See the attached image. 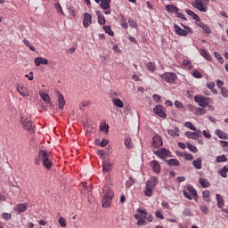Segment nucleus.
<instances>
[{
  "mask_svg": "<svg viewBox=\"0 0 228 228\" xmlns=\"http://www.w3.org/2000/svg\"><path fill=\"white\" fill-rule=\"evenodd\" d=\"M13 210L17 211V213L20 215V213H24L25 211H28V203L18 204L16 207L13 208Z\"/></svg>",
  "mask_w": 228,
  "mask_h": 228,
  "instance_id": "obj_14",
  "label": "nucleus"
},
{
  "mask_svg": "<svg viewBox=\"0 0 228 228\" xmlns=\"http://www.w3.org/2000/svg\"><path fill=\"white\" fill-rule=\"evenodd\" d=\"M183 193L186 199H188L189 200H191L192 198H191V194H190V192L183 191Z\"/></svg>",
  "mask_w": 228,
  "mask_h": 228,
  "instance_id": "obj_60",
  "label": "nucleus"
},
{
  "mask_svg": "<svg viewBox=\"0 0 228 228\" xmlns=\"http://www.w3.org/2000/svg\"><path fill=\"white\" fill-rule=\"evenodd\" d=\"M103 29H104L105 33H107L110 37L115 36V33L113 32V30H111L110 26H103Z\"/></svg>",
  "mask_w": 228,
  "mask_h": 228,
  "instance_id": "obj_34",
  "label": "nucleus"
},
{
  "mask_svg": "<svg viewBox=\"0 0 228 228\" xmlns=\"http://www.w3.org/2000/svg\"><path fill=\"white\" fill-rule=\"evenodd\" d=\"M221 95H223L224 98L228 97V90L225 87H221Z\"/></svg>",
  "mask_w": 228,
  "mask_h": 228,
  "instance_id": "obj_50",
  "label": "nucleus"
},
{
  "mask_svg": "<svg viewBox=\"0 0 228 228\" xmlns=\"http://www.w3.org/2000/svg\"><path fill=\"white\" fill-rule=\"evenodd\" d=\"M174 29H175V32L176 33V35H179V37H188V35L186 34V31L184 29L181 28V27H179V25L175 24Z\"/></svg>",
  "mask_w": 228,
  "mask_h": 228,
  "instance_id": "obj_17",
  "label": "nucleus"
},
{
  "mask_svg": "<svg viewBox=\"0 0 228 228\" xmlns=\"http://www.w3.org/2000/svg\"><path fill=\"white\" fill-rule=\"evenodd\" d=\"M192 165L197 170H200L202 168V158L200 157L196 160H193Z\"/></svg>",
  "mask_w": 228,
  "mask_h": 228,
  "instance_id": "obj_25",
  "label": "nucleus"
},
{
  "mask_svg": "<svg viewBox=\"0 0 228 228\" xmlns=\"http://www.w3.org/2000/svg\"><path fill=\"white\" fill-rule=\"evenodd\" d=\"M166 10L168 12V13H177L179 12V8L172 4L166 5Z\"/></svg>",
  "mask_w": 228,
  "mask_h": 228,
  "instance_id": "obj_20",
  "label": "nucleus"
},
{
  "mask_svg": "<svg viewBox=\"0 0 228 228\" xmlns=\"http://www.w3.org/2000/svg\"><path fill=\"white\" fill-rule=\"evenodd\" d=\"M216 201H217V207L218 208H224V206H225V203L224 201V198L222 197V195L216 194Z\"/></svg>",
  "mask_w": 228,
  "mask_h": 228,
  "instance_id": "obj_26",
  "label": "nucleus"
},
{
  "mask_svg": "<svg viewBox=\"0 0 228 228\" xmlns=\"http://www.w3.org/2000/svg\"><path fill=\"white\" fill-rule=\"evenodd\" d=\"M158 177L151 176L145 184L144 195L145 197H152V193L154 191V188H156V184H158Z\"/></svg>",
  "mask_w": 228,
  "mask_h": 228,
  "instance_id": "obj_2",
  "label": "nucleus"
},
{
  "mask_svg": "<svg viewBox=\"0 0 228 228\" xmlns=\"http://www.w3.org/2000/svg\"><path fill=\"white\" fill-rule=\"evenodd\" d=\"M143 218L145 220H147L148 222H153V220H154V217L152 216V215H151L149 213Z\"/></svg>",
  "mask_w": 228,
  "mask_h": 228,
  "instance_id": "obj_56",
  "label": "nucleus"
},
{
  "mask_svg": "<svg viewBox=\"0 0 228 228\" xmlns=\"http://www.w3.org/2000/svg\"><path fill=\"white\" fill-rule=\"evenodd\" d=\"M155 216H157V218H160V220H163L165 218V216H163V214L161 213V210H158L155 213Z\"/></svg>",
  "mask_w": 228,
  "mask_h": 228,
  "instance_id": "obj_57",
  "label": "nucleus"
},
{
  "mask_svg": "<svg viewBox=\"0 0 228 228\" xmlns=\"http://www.w3.org/2000/svg\"><path fill=\"white\" fill-rule=\"evenodd\" d=\"M59 225H61V227H67V221L65 220V218H59Z\"/></svg>",
  "mask_w": 228,
  "mask_h": 228,
  "instance_id": "obj_45",
  "label": "nucleus"
},
{
  "mask_svg": "<svg viewBox=\"0 0 228 228\" xmlns=\"http://www.w3.org/2000/svg\"><path fill=\"white\" fill-rule=\"evenodd\" d=\"M153 111L156 115H158L161 118H167V113H165V107H163L162 105H157L153 109Z\"/></svg>",
  "mask_w": 228,
  "mask_h": 228,
  "instance_id": "obj_9",
  "label": "nucleus"
},
{
  "mask_svg": "<svg viewBox=\"0 0 228 228\" xmlns=\"http://www.w3.org/2000/svg\"><path fill=\"white\" fill-rule=\"evenodd\" d=\"M150 165L156 174H161V165H159V162L158 160H152L150 162Z\"/></svg>",
  "mask_w": 228,
  "mask_h": 228,
  "instance_id": "obj_12",
  "label": "nucleus"
},
{
  "mask_svg": "<svg viewBox=\"0 0 228 228\" xmlns=\"http://www.w3.org/2000/svg\"><path fill=\"white\" fill-rule=\"evenodd\" d=\"M34 61L36 67H40V65H47V63H49V61L43 57H37Z\"/></svg>",
  "mask_w": 228,
  "mask_h": 228,
  "instance_id": "obj_16",
  "label": "nucleus"
},
{
  "mask_svg": "<svg viewBox=\"0 0 228 228\" xmlns=\"http://www.w3.org/2000/svg\"><path fill=\"white\" fill-rule=\"evenodd\" d=\"M55 8L58 13H61V15H63V9L61 8V5L60 4H55Z\"/></svg>",
  "mask_w": 228,
  "mask_h": 228,
  "instance_id": "obj_55",
  "label": "nucleus"
},
{
  "mask_svg": "<svg viewBox=\"0 0 228 228\" xmlns=\"http://www.w3.org/2000/svg\"><path fill=\"white\" fill-rule=\"evenodd\" d=\"M39 158L42 159L43 165L45 167V168H51V167H53V161H51L48 151L40 150Z\"/></svg>",
  "mask_w": 228,
  "mask_h": 228,
  "instance_id": "obj_3",
  "label": "nucleus"
},
{
  "mask_svg": "<svg viewBox=\"0 0 228 228\" xmlns=\"http://www.w3.org/2000/svg\"><path fill=\"white\" fill-rule=\"evenodd\" d=\"M21 126L25 131H28V133H35V126H33V122H31L30 119L22 117Z\"/></svg>",
  "mask_w": 228,
  "mask_h": 228,
  "instance_id": "obj_4",
  "label": "nucleus"
},
{
  "mask_svg": "<svg viewBox=\"0 0 228 228\" xmlns=\"http://www.w3.org/2000/svg\"><path fill=\"white\" fill-rule=\"evenodd\" d=\"M199 181H200V184H201L202 188H209V186H211V183L206 178H200Z\"/></svg>",
  "mask_w": 228,
  "mask_h": 228,
  "instance_id": "obj_28",
  "label": "nucleus"
},
{
  "mask_svg": "<svg viewBox=\"0 0 228 228\" xmlns=\"http://www.w3.org/2000/svg\"><path fill=\"white\" fill-rule=\"evenodd\" d=\"M17 91H18V93L20 94H21L22 95V97H26V96H28V93H26V88H24V87H17Z\"/></svg>",
  "mask_w": 228,
  "mask_h": 228,
  "instance_id": "obj_39",
  "label": "nucleus"
},
{
  "mask_svg": "<svg viewBox=\"0 0 228 228\" xmlns=\"http://www.w3.org/2000/svg\"><path fill=\"white\" fill-rule=\"evenodd\" d=\"M185 136H187V138H191L192 140H199V135L195 134V132L188 131L185 133Z\"/></svg>",
  "mask_w": 228,
  "mask_h": 228,
  "instance_id": "obj_30",
  "label": "nucleus"
},
{
  "mask_svg": "<svg viewBox=\"0 0 228 228\" xmlns=\"http://www.w3.org/2000/svg\"><path fill=\"white\" fill-rule=\"evenodd\" d=\"M197 26H199V28H201V29H203V31H205L207 35L211 34V28H209V26H208L207 24L200 21L199 23H197Z\"/></svg>",
  "mask_w": 228,
  "mask_h": 228,
  "instance_id": "obj_19",
  "label": "nucleus"
},
{
  "mask_svg": "<svg viewBox=\"0 0 228 228\" xmlns=\"http://www.w3.org/2000/svg\"><path fill=\"white\" fill-rule=\"evenodd\" d=\"M187 149H189V151H191V152H193L194 154H196V152H199V150H197V147L193 146V144L191 143H187Z\"/></svg>",
  "mask_w": 228,
  "mask_h": 228,
  "instance_id": "obj_41",
  "label": "nucleus"
},
{
  "mask_svg": "<svg viewBox=\"0 0 228 228\" xmlns=\"http://www.w3.org/2000/svg\"><path fill=\"white\" fill-rule=\"evenodd\" d=\"M194 101L200 106L201 108H207V106H209V98L200 95V96H194Z\"/></svg>",
  "mask_w": 228,
  "mask_h": 228,
  "instance_id": "obj_5",
  "label": "nucleus"
},
{
  "mask_svg": "<svg viewBox=\"0 0 228 228\" xmlns=\"http://www.w3.org/2000/svg\"><path fill=\"white\" fill-rule=\"evenodd\" d=\"M200 210L202 213H204V215H208L209 213V208H208L206 205L201 206Z\"/></svg>",
  "mask_w": 228,
  "mask_h": 228,
  "instance_id": "obj_53",
  "label": "nucleus"
},
{
  "mask_svg": "<svg viewBox=\"0 0 228 228\" xmlns=\"http://www.w3.org/2000/svg\"><path fill=\"white\" fill-rule=\"evenodd\" d=\"M86 106H90L89 101H84L80 103L79 108L81 110H83V108H86Z\"/></svg>",
  "mask_w": 228,
  "mask_h": 228,
  "instance_id": "obj_48",
  "label": "nucleus"
},
{
  "mask_svg": "<svg viewBox=\"0 0 228 228\" xmlns=\"http://www.w3.org/2000/svg\"><path fill=\"white\" fill-rule=\"evenodd\" d=\"M183 67H185V69H191L192 64H191V61L185 59L183 61Z\"/></svg>",
  "mask_w": 228,
  "mask_h": 228,
  "instance_id": "obj_36",
  "label": "nucleus"
},
{
  "mask_svg": "<svg viewBox=\"0 0 228 228\" xmlns=\"http://www.w3.org/2000/svg\"><path fill=\"white\" fill-rule=\"evenodd\" d=\"M207 88H208V90H213V88H215V82L208 83Z\"/></svg>",
  "mask_w": 228,
  "mask_h": 228,
  "instance_id": "obj_62",
  "label": "nucleus"
},
{
  "mask_svg": "<svg viewBox=\"0 0 228 228\" xmlns=\"http://www.w3.org/2000/svg\"><path fill=\"white\" fill-rule=\"evenodd\" d=\"M125 145H126V149H131V147H133V142H131V137H126L125 139Z\"/></svg>",
  "mask_w": 228,
  "mask_h": 228,
  "instance_id": "obj_38",
  "label": "nucleus"
},
{
  "mask_svg": "<svg viewBox=\"0 0 228 228\" xmlns=\"http://www.w3.org/2000/svg\"><path fill=\"white\" fill-rule=\"evenodd\" d=\"M153 100L156 101V102H161V96L159 94H153Z\"/></svg>",
  "mask_w": 228,
  "mask_h": 228,
  "instance_id": "obj_58",
  "label": "nucleus"
},
{
  "mask_svg": "<svg viewBox=\"0 0 228 228\" xmlns=\"http://www.w3.org/2000/svg\"><path fill=\"white\" fill-rule=\"evenodd\" d=\"M161 79L166 83H174L177 79V75L174 72H165L161 75Z\"/></svg>",
  "mask_w": 228,
  "mask_h": 228,
  "instance_id": "obj_6",
  "label": "nucleus"
},
{
  "mask_svg": "<svg viewBox=\"0 0 228 228\" xmlns=\"http://www.w3.org/2000/svg\"><path fill=\"white\" fill-rule=\"evenodd\" d=\"M147 69L150 70V72H155L156 71V65L152 62H149L147 65Z\"/></svg>",
  "mask_w": 228,
  "mask_h": 228,
  "instance_id": "obj_40",
  "label": "nucleus"
},
{
  "mask_svg": "<svg viewBox=\"0 0 228 228\" xmlns=\"http://www.w3.org/2000/svg\"><path fill=\"white\" fill-rule=\"evenodd\" d=\"M166 163L169 167H179V165H181V163L179 162V160H177V159H167L166 160Z\"/></svg>",
  "mask_w": 228,
  "mask_h": 228,
  "instance_id": "obj_21",
  "label": "nucleus"
},
{
  "mask_svg": "<svg viewBox=\"0 0 228 228\" xmlns=\"http://www.w3.org/2000/svg\"><path fill=\"white\" fill-rule=\"evenodd\" d=\"M154 154L160 159H167V158H170V151H168L165 148L155 151Z\"/></svg>",
  "mask_w": 228,
  "mask_h": 228,
  "instance_id": "obj_7",
  "label": "nucleus"
},
{
  "mask_svg": "<svg viewBox=\"0 0 228 228\" xmlns=\"http://www.w3.org/2000/svg\"><path fill=\"white\" fill-rule=\"evenodd\" d=\"M112 102L114 104V106H116V108H124V102H122V100L117 98V99H112Z\"/></svg>",
  "mask_w": 228,
  "mask_h": 228,
  "instance_id": "obj_29",
  "label": "nucleus"
},
{
  "mask_svg": "<svg viewBox=\"0 0 228 228\" xmlns=\"http://www.w3.org/2000/svg\"><path fill=\"white\" fill-rule=\"evenodd\" d=\"M98 24L101 26H104V24H106V19L104 16H100V18H98Z\"/></svg>",
  "mask_w": 228,
  "mask_h": 228,
  "instance_id": "obj_51",
  "label": "nucleus"
},
{
  "mask_svg": "<svg viewBox=\"0 0 228 228\" xmlns=\"http://www.w3.org/2000/svg\"><path fill=\"white\" fill-rule=\"evenodd\" d=\"M98 156H100L101 159H104V154H106V152H104V151L100 150L97 151Z\"/></svg>",
  "mask_w": 228,
  "mask_h": 228,
  "instance_id": "obj_61",
  "label": "nucleus"
},
{
  "mask_svg": "<svg viewBox=\"0 0 228 228\" xmlns=\"http://www.w3.org/2000/svg\"><path fill=\"white\" fill-rule=\"evenodd\" d=\"M187 190H188L189 193H191V195H192V197H195V199H197V197H198V195H197V190H195V189L193 188V186L189 185V186L187 187Z\"/></svg>",
  "mask_w": 228,
  "mask_h": 228,
  "instance_id": "obj_33",
  "label": "nucleus"
},
{
  "mask_svg": "<svg viewBox=\"0 0 228 228\" xmlns=\"http://www.w3.org/2000/svg\"><path fill=\"white\" fill-rule=\"evenodd\" d=\"M102 208H110V206H111L113 197H115V193L111 189H110V186L105 185L102 189Z\"/></svg>",
  "mask_w": 228,
  "mask_h": 228,
  "instance_id": "obj_1",
  "label": "nucleus"
},
{
  "mask_svg": "<svg viewBox=\"0 0 228 228\" xmlns=\"http://www.w3.org/2000/svg\"><path fill=\"white\" fill-rule=\"evenodd\" d=\"M128 24L130 26V28H138V24L136 23V21H134V20H133V18H129L128 19Z\"/></svg>",
  "mask_w": 228,
  "mask_h": 228,
  "instance_id": "obj_43",
  "label": "nucleus"
},
{
  "mask_svg": "<svg viewBox=\"0 0 228 228\" xmlns=\"http://www.w3.org/2000/svg\"><path fill=\"white\" fill-rule=\"evenodd\" d=\"M184 158L185 159H187V161H191V159H193V155L190 153H186L184 154Z\"/></svg>",
  "mask_w": 228,
  "mask_h": 228,
  "instance_id": "obj_59",
  "label": "nucleus"
},
{
  "mask_svg": "<svg viewBox=\"0 0 228 228\" xmlns=\"http://www.w3.org/2000/svg\"><path fill=\"white\" fill-rule=\"evenodd\" d=\"M113 168V161H111L110 159H106L102 162V170L104 172H110Z\"/></svg>",
  "mask_w": 228,
  "mask_h": 228,
  "instance_id": "obj_10",
  "label": "nucleus"
},
{
  "mask_svg": "<svg viewBox=\"0 0 228 228\" xmlns=\"http://www.w3.org/2000/svg\"><path fill=\"white\" fill-rule=\"evenodd\" d=\"M152 145H153V147H155V149H159V147H162L163 146V139H161V136L155 135L153 137Z\"/></svg>",
  "mask_w": 228,
  "mask_h": 228,
  "instance_id": "obj_13",
  "label": "nucleus"
},
{
  "mask_svg": "<svg viewBox=\"0 0 228 228\" xmlns=\"http://www.w3.org/2000/svg\"><path fill=\"white\" fill-rule=\"evenodd\" d=\"M90 24H92V14L86 12L84 14L83 26L89 28Z\"/></svg>",
  "mask_w": 228,
  "mask_h": 228,
  "instance_id": "obj_15",
  "label": "nucleus"
},
{
  "mask_svg": "<svg viewBox=\"0 0 228 228\" xmlns=\"http://www.w3.org/2000/svg\"><path fill=\"white\" fill-rule=\"evenodd\" d=\"M184 126L188 127V129H191V131H197V128L195 127V126H193V124L190 121L185 122Z\"/></svg>",
  "mask_w": 228,
  "mask_h": 228,
  "instance_id": "obj_37",
  "label": "nucleus"
},
{
  "mask_svg": "<svg viewBox=\"0 0 228 228\" xmlns=\"http://www.w3.org/2000/svg\"><path fill=\"white\" fill-rule=\"evenodd\" d=\"M180 133V130H179V127H175V129H169L167 130V134H169V136H180L181 134Z\"/></svg>",
  "mask_w": 228,
  "mask_h": 228,
  "instance_id": "obj_24",
  "label": "nucleus"
},
{
  "mask_svg": "<svg viewBox=\"0 0 228 228\" xmlns=\"http://www.w3.org/2000/svg\"><path fill=\"white\" fill-rule=\"evenodd\" d=\"M137 213H139V215H141L142 218L148 214L146 210H143L142 208H137Z\"/></svg>",
  "mask_w": 228,
  "mask_h": 228,
  "instance_id": "obj_52",
  "label": "nucleus"
},
{
  "mask_svg": "<svg viewBox=\"0 0 228 228\" xmlns=\"http://www.w3.org/2000/svg\"><path fill=\"white\" fill-rule=\"evenodd\" d=\"M183 31H186V35L189 33H191V35L193 34V29H191V28L189 26H183Z\"/></svg>",
  "mask_w": 228,
  "mask_h": 228,
  "instance_id": "obj_54",
  "label": "nucleus"
},
{
  "mask_svg": "<svg viewBox=\"0 0 228 228\" xmlns=\"http://www.w3.org/2000/svg\"><path fill=\"white\" fill-rule=\"evenodd\" d=\"M2 218H3L4 220H6V221L12 220V214H9V213H3V214H2Z\"/></svg>",
  "mask_w": 228,
  "mask_h": 228,
  "instance_id": "obj_47",
  "label": "nucleus"
},
{
  "mask_svg": "<svg viewBox=\"0 0 228 228\" xmlns=\"http://www.w3.org/2000/svg\"><path fill=\"white\" fill-rule=\"evenodd\" d=\"M193 8H196L200 12H202L203 13H206L208 12V7L204 5V3L200 0H195L192 3Z\"/></svg>",
  "mask_w": 228,
  "mask_h": 228,
  "instance_id": "obj_8",
  "label": "nucleus"
},
{
  "mask_svg": "<svg viewBox=\"0 0 228 228\" xmlns=\"http://www.w3.org/2000/svg\"><path fill=\"white\" fill-rule=\"evenodd\" d=\"M200 56L205 58V60H208V61H211V55H209V53H208L206 51V49H200Z\"/></svg>",
  "mask_w": 228,
  "mask_h": 228,
  "instance_id": "obj_27",
  "label": "nucleus"
},
{
  "mask_svg": "<svg viewBox=\"0 0 228 228\" xmlns=\"http://www.w3.org/2000/svg\"><path fill=\"white\" fill-rule=\"evenodd\" d=\"M227 172H228L227 166L223 167V168L219 171L220 175H222L224 179L227 178Z\"/></svg>",
  "mask_w": 228,
  "mask_h": 228,
  "instance_id": "obj_35",
  "label": "nucleus"
},
{
  "mask_svg": "<svg viewBox=\"0 0 228 228\" xmlns=\"http://www.w3.org/2000/svg\"><path fill=\"white\" fill-rule=\"evenodd\" d=\"M216 134L220 138L221 140H228V134L224 132H223L220 129L216 130Z\"/></svg>",
  "mask_w": 228,
  "mask_h": 228,
  "instance_id": "obj_22",
  "label": "nucleus"
},
{
  "mask_svg": "<svg viewBox=\"0 0 228 228\" xmlns=\"http://www.w3.org/2000/svg\"><path fill=\"white\" fill-rule=\"evenodd\" d=\"M23 44H25V45H27V47L29 48L30 51H35V46L31 45L28 39H24Z\"/></svg>",
  "mask_w": 228,
  "mask_h": 228,
  "instance_id": "obj_46",
  "label": "nucleus"
},
{
  "mask_svg": "<svg viewBox=\"0 0 228 228\" xmlns=\"http://www.w3.org/2000/svg\"><path fill=\"white\" fill-rule=\"evenodd\" d=\"M208 111L204 108H197L196 109V115H206Z\"/></svg>",
  "mask_w": 228,
  "mask_h": 228,
  "instance_id": "obj_44",
  "label": "nucleus"
},
{
  "mask_svg": "<svg viewBox=\"0 0 228 228\" xmlns=\"http://www.w3.org/2000/svg\"><path fill=\"white\" fill-rule=\"evenodd\" d=\"M203 195V200H205V202H211V200L209 199V197L211 196L209 191H204L202 192Z\"/></svg>",
  "mask_w": 228,
  "mask_h": 228,
  "instance_id": "obj_32",
  "label": "nucleus"
},
{
  "mask_svg": "<svg viewBox=\"0 0 228 228\" xmlns=\"http://www.w3.org/2000/svg\"><path fill=\"white\" fill-rule=\"evenodd\" d=\"M137 225H139V227H142V225H147V221H145V219L142 217L137 221Z\"/></svg>",
  "mask_w": 228,
  "mask_h": 228,
  "instance_id": "obj_49",
  "label": "nucleus"
},
{
  "mask_svg": "<svg viewBox=\"0 0 228 228\" xmlns=\"http://www.w3.org/2000/svg\"><path fill=\"white\" fill-rule=\"evenodd\" d=\"M185 12L187 13V15H189L190 17H193V15L195 14V12L190 9H186Z\"/></svg>",
  "mask_w": 228,
  "mask_h": 228,
  "instance_id": "obj_64",
  "label": "nucleus"
},
{
  "mask_svg": "<svg viewBox=\"0 0 228 228\" xmlns=\"http://www.w3.org/2000/svg\"><path fill=\"white\" fill-rule=\"evenodd\" d=\"M227 161V156L220 155L216 158V163H225Z\"/></svg>",
  "mask_w": 228,
  "mask_h": 228,
  "instance_id": "obj_31",
  "label": "nucleus"
},
{
  "mask_svg": "<svg viewBox=\"0 0 228 228\" xmlns=\"http://www.w3.org/2000/svg\"><path fill=\"white\" fill-rule=\"evenodd\" d=\"M40 97L43 99V101H45V102H47L48 104H50V106H53V102H51V97L49 96V94L42 92L40 93Z\"/></svg>",
  "mask_w": 228,
  "mask_h": 228,
  "instance_id": "obj_23",
  "label": "nucleus"
},
{
  "mask_svg": "<svg viewBox=\"0 0 228 228\" xmlns=\"http://www.w3.org/2000/svg\"><path fill=\"white\" fill-rule=\"evenodd\" d=\"M192 76H193V77H196V79H201L202 73H200V71L195 69L192 71Z\"/></svg>",
  "mask_w": 228,
  "mask_h": 228,
  "instance_id": "obj_42",
  "label": "nucleus"
},
{
  "mask_svg": "<svg viewBox=\"0 0 228 228\" xmlns=\"http://www.w3.org/2000/svg\"><path fill=\"white\" fill-rule=\"evenodd\" d=\"M101 1V8L102 10H106L104 12L105 15H110L111 13V11L110 10V3H111V0H100Z\"/></svg>",
  "mask_w": 228,
  "mask_h": 228,
  "instance_id": "obj_11",
  "label": "nucleus"
},
{
  "mask_svg": "<svg viewBox=\"0 0 228 228\" xmlns=\"http://www.w3.org/2000/svg\"><path fill=\"white\" fill-rule=\"evenodd\" d=\"M109 141L106 139H102V141L101 142L100 145L101 147H106V145H108Z\"/></svg>",
  "mask_w": 228,
  "mask_h": 228,
  "instance_id": "obj_63",
  "label": "nucleus"
},
{
  "mask_svg": "<svg viewBox=\"0 0 228 228\" xmlns=\"http://www.w3.org/2000/svg\"><path fill=\"white\" fill-rule=\"evenodd\" d=\"M58 106L60 110H63L65 107V98L63 95H61V94H60V92H58Z\"/></svg>",
  "mask_w": 228,
  "mask_h": 228,
  "instance_id": "obj_18",
  "label": "nucleus"
}]
</instances>
